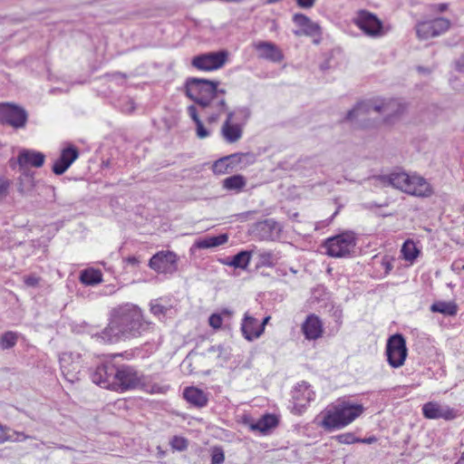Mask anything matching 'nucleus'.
<instances>
[{"label":"nucleus","instance_id":"f257e3e1","mask_svg":"<svg viewBox=\"0 0 464 464\" xmlns=\"http://www.w3.org/2000/svg\"><path fill=\"white\" fill-rule=\"evenodd\" d=\"M150 328L151 324L144 320L137 305L125 304L113 310L108 326L96 336L103 343H116L121 338L140 336Z\"/></svg>","mask_w":464,"mask_h":464},{"label":"nucleus","instance_id":"f03ea898","mask_svg":"<svg viewBox=\"0 0 464 464\" xmlns=\"http://www.w3.org/2000/svg\"><path fill=\"white\" fill-rule=\"evenodd\" d=\"M405 110V106L396 99H374L358 102L351 111L347 112L346 120L356 121L362 128H369V124L361 122L372 111H375L383 116V121L390 122L400 117Z\"/></svg>","mask_w":464,"mask_h":464},{"label":"nucleus","instance_id":"7ed1b4c3","mask_svg":"<svg viewBox=\"0 0 464 464\" xmlns=\"http://www.w3.org/2000/svg\"><path fill=\"white\" fill-rule=\"evenodd\" d=\"M363 411L362 404L343 401L324 411L320 425L326 430H339L353 422Z\"/></svg>","mask_w":464,"mask_h":464},{"label":"nucleus","instance_id":"20e7f679","mask_svg":"<svg viewBox=\"0 0 464 464\" xmlns=\"http://www.w3.org/2000/svg\"><path fill=\"white\" fill-rule=\"evenodd\" d=\"M219 82L200 78H188L185 83L186 95L202 108H213L217 87Z\"/></svg>","mask_w":464,"mask_h":464},{"label":"nucleus","instance_id":"39448f33","mask_svg":"<svg viewBox=\"0 0 464 464\" xmlns=\"http://www.w3.org/2000/svg\"><path fill=\"white\" fill-rule=\"evenodd\" d=\"M356 237L353 232L347 231L328 238L324 243L326 254L333 257H346L353 252Z\"/></svg>","mask_w":464,"mask_h":464},{"label":"nucleus","instance_id":"423d86ee","mask_svg":"<svg viewBox=\"0 0 464 464\" xmlns=\"http://www.w3.org/2000/svg\"><path fill=\"white\" fill-rule=\"evenodd\" d=\"M143 385L142 379L132 367L126 365L116 367L111 390L123 392Z\"/></svg>","mask_w":464,"mask_h":464},{"label":"nucleus","instance_id":"0eeeda50","mask_svg":"<svg viewBox=\"0 0 464 464\" xmlns=\"http://www.w3.org/2000/svg\"><path fill=\"white\" fill-rule=\"evenodd\" d=\"M408 353L404 337L396 334L392 335L386 345V355L389 364L392 368H399L404 364Z\"/></svg>","mask_w":464,"mask_h":464},{"label":"nucleus","instance_id":"6e6552de","mask_svg":"<svg viewBox=\"0 0 464 464\" xmlns=\"http://www.w3.org/2000/svg\"><path fill=\"white\" fill-rule=\"evenodd\" d=\"M82 354L77 352H64L60 354L59 362L63 375L71 383L80 380Z\"/></svg>","mask_w":464,"mask_h":464},{"label":"nucleus","instance_id":"1a4fd4ad","mask_svg":"<svg viewBox=\"0 0 464 464\" xmlns=\"http://www.w3.org/2000/svg\"><path fill=\"white\" fill-rule=\"evenodd\" d=\"M355 24L365 34L373 38L381 37L388 32L381 20L367 11L359 12L355 18Z\"/></svg>","mask_w":464,"mask_h":464},{"label":"nucleus","instance_id":"9d476101","mask_svg":"<svg viewBox=\"0 0 464 464\" xmlns=\"http://www.w3.org/2000/svg\"><path fill=\"white\" fill-rule=\"evenodd\" d=\"M450 21L445 17L420 22L416 24V34L419 39L427 40L446 33L450 29Z\"/></svg>","mask_w":464,"mask_h":464},{"label":"nucleus","instance_id":"9b49d317","mask_svg":"<svg viewBox=\"0 0 464 464\" xmlns=\"http://www.w3.org/2000/svg\"><path fill=\"white\" fill-rule=\"evenodd\" d=\"M27 113L23 108L11 103L0 104V122L19 129L24 127Z\"/></svg>","mask_w":464,"mask_h":464},{"label":"nucleus","instance_id":"f8f14e48","mask_svg":"<svg viewBox=\"0 0 464 464\" xmlns=\"http://www.w3.org/2000/svg\"><path fill=\"white\" fill-rule=\"evenodd\" d=\"M178 256L172 251H160L152 256L149 266L160 274L172 275L178 270Z\"/></svg>","mask_w":464,"mask_h":464},{"label":"nucleus","instance_id":"ddd939ff","mask_svg":"<svg viewBox=\"0 0 464 464\" xmlns=\"http://www.w3.org/2000/svg\"><path fill=\"white\" fill-rule=\"evenodd\" d=\"M227 52L208 53L195 56L191 64L200 71H214L221 68L227 62Z\"/></svg>","mask_w":464,"mask_h":464},{"label":"nucleus","instance_id":"4468645a","mask_svg":"<svg viewBox=\"0 0 464 464\" xmlns=\"http://www.w3.org/2000/svg\"><path fill=\"white\" fill-rule=\"evenodd\" d=\"M293 22L296 27V29L294 30V34L295 35L313 37V42L314 44H319L322 30L317 23L313 22L308 16L303 14H295L293 16Z\"/></svg>","mask_w":464,"mask_h":464},{"label":"nucleus","instance_id":"2eb2a0df","mask_svg":"<svg viewBox=\"0 0 464 464\" xmlns=\"http://www.w3.org/2000/svg\"><path fill=\"white\" fill-rule=\"evenodd\" d=\"M403 192L418 198H430L434 191L431 185L423 177L417 174H408Z\"/></svg>","mask_w":464,"mask_h":464},{"label":"nucleus","instance_id":"dca6fc26","mask_svg":"<svg viewBox=\"0 0 464 464\" xmlns=\"http://www.w3.org/2000/svg\"><path fill=\"white\" fill-rule=\"evenodd\" d=\"M403 192L418 198H430L434 191L431 185L423 177L417 174H408Z\"/></svg>","mask_w":464,"mask_h":464},{"label":"nucleus","instance_id":"f3484780","mask_svg":"<svg viewBox=\"0 0 464 464\" xmlns=\"http://www.w3.org/2000/svg\"><path fill=\"white\" fill-rule=\"evenodd\" d=\"M314 392L311 390L310 385L302 382L298 383L292 391V412L298 414L306 409L309 402L314 399Z\"/></svg>","mask_w":464,"mask_h":464},{"label":"nucleus","instance_id":"a211bd4d","mask_svg":"<svg viewBox=\"0 0 464 464\" xmlns=\"http://www.w3.org/2000/svg\"><path fill=\"white\" fill-rule=\"evenodd\" d=\"M282 231V226L276 220L269 218L255 224L254 233L261 240L278 239Z\"/></svg>","mask_w":464,"mask_h":464},{"label":"nucleus","instance_id":"6ab92c4d","mask_svg":"<svg viewBox=\"0 0 464 464\" xmlns=\"http://www.w3.org/2000/svg\"><path fill=\"white\" fill-rule=\"evenodd\" d=\"M115 371L116 366L111 362L101 364L92 373V380L101 387L111 390Z\"/></svg>","mask_w":464,"mask_h":464},{"label":"nucleus","instance_id":"aec40b11","mask_svg":"<svg viewBox=\"0 0 464 464\" xmlns=\"http://www.w3.org/2000/svg\"><path fill=\"white\" fill-rule=\"evenodd\" d=\"M79 151L74 146H69L63 149L60 157L53 165V171L56 175L63 174L70 166L78 159Z\"/></svg>","mask_w":464,"mask_h":464},{"label":"nucleus","instance_id":"412c9836","mask_svg":"<svg viewBox=\"0 0 464 464\" xmlns=\"http://www.w3.org/2000/svg\"><path fill=\"white\" fill-rule=\"evenodd\" d=\"M234 115V111L227 112V119L224 121L220 130L223 139L227 143H235L238 141L243 135L242 125L233 122Z\"/></svg>","mask_w":464,"mask_h":464},{"label":"nucleus","instance_id":"4be33fe9","mask_svg":"<svg viewBox=\"0 0 464 464\" xmlns=\"http://www.w3.org/2000/svg\"><path fill=\"white\" fill-rule=\"evenodd\" d=\"M422 412L427 419H444L449 420L456 417L453 409L433 401L425 403L422 407Z\"/></svg>","mask_w":464,"mask_h":464},{"label":"nucleus","instance_id":"5701e85b","mask_svg":"<svg viewBox=\"0 0 464 464\" xmlns=\"http://www.w3.org/2000/svg\"><path fill=\"white\" fill-rule=\"evenodd\" d=\"M253 48L257 52L259 59L268 60L273 63L280 62L283 59V54L279 48L271 42H256L253 44Z\"/></svg>","mask_w":464,"mask_h":464},{"label":"nucleus","instance_id":"b1692460","mask_svg":"<svg viewBox=\"0 0 464 464\" xmlns=\"http://www.w3.org/2000/svg\"><path fill=\"white\" fill-rule=\"evenodd\" d=\"M240 329L244 338L249 342L258 339L263 334V327L259 326L257 319L248 313L245 314Z\"/></svg>","mask_w":464,"mask_h":464},{"label":"nucleus","instance_id":"393cba45","mask_svg":"<svg viewBox=\"0 0 464 464\" xmlns=\"http://www.w3.org/2000/svg\"><path fill=\"white\" fill-rule=\"evenodd\" d=\"M302 331L306 339L317 340L323 334V323L318 316L310 314L304 322Z\"/></svg>","mask_w":464,"mask_h":464},{"label":"nucleus","instance_id":"a878e982","mask_svg":"<svg viewBox=\"0 0 464 464\" xmlns=\"http://www.w3.org/2000/svg\"><path fill=\"white\" fill-rule=\"evenodd\" d=\"M44 159L45 156L42 152L30 150H24L19 153L17 161L21 168H40L44 165Z\"/></svg>","mask_w":464,"mask_h":464},{"label":"nucleus","instance_id":"bb28decb","mask_svg":"<svg viewBox=\"0 0 464 464\" xmlns=\"http://www.w3.org/2000/svg\"><path fill=\"white\" fill-rule=\"evenodd\" d=\"M252 431H258L261 434H267L278 424L277 418L273 414H265L256 421L245 420Z\"/></svg>","mask_w":464,"mask_h":464},{"label":"nucleus","instance_id":"cd10ccee","mask_svg":"<svg viewBox=\"0 0 464 464\" xmlns=\"http://www.w3.org/2000/svg\"><path fill=\"white\" fill-rule=\"evenodd\" d=\"M380 181L386 186H391L403 192L405 180H408V173L404 171L392 172L379 177Z\"/></svg>","mask_w":464,"mask_h":464},{"label":"nucleus","instance_id":"c85d7f7f","mask_svg":"<svg viewBox=\"0 0 464 464\" xmlns=\"http://www.w3.org/2000/svg\"><path fill=\"white\" fill-rule=\"evenodd\" d=\"M184 398L191 404L197 407H203L208 402V397L205 392L196 387H188L183 392Z\"/></svg>","mask_w":464,"mask_h":464},{"label":"nucleus","instance_id":"c756f323","mask_svg":"<svg viewBox=\"0 0 464 464\" xmlns=\"http://www.w3.org/2000/svg\"><path fill=\"white\" fill-rule=\"evenodd\" d=\"M228 240L227 234H221L217 237H208L197 240L194 243V246L198 249H206L211 247H217L226 244Z\"/></svg>","mask_w":464,"mask_h":464},{"label":"nucleus","instance_id":"7c9ffc66","mask_svg":"<svg viewBox=\"0 0 464 464\" xmlns=\"http://www.w3.org/2000/svg\"><path fill=\"white\" fill-rule=\"evenodd\" d=\"M80 281L85 285H95L102 282L101 270L87 268L81 272Z\"/></svg>","mask_w":464,"mask_h":464},{"label":"nucleus","instance_id":"2f4dec72","mask_svg":"<svg viewBox=\"0 0 464 464\" xmlns=\"http://www.w3.org/2000/svg\"><path fill=\"white\" fill-rule=\"evenodd\" d=\"M430 311L452 316L458 313V305L454 302L439 301L431 304Z\"/></svg>","mask_w":464,"mask_h":464},{"label":"nucleus","instance_id":"473e14b6","mask_svg":"<svg viewBox=\"0 0 464 464\" xmlns=\"http://www.w3.org/2000/svg\"><path fill=\"white\" fill-rule=\"evenodd\" d=\"M246 184V179L242 175H234L223 180L224 188L236 192L241 191Z\"/></svg>","mask_w":464,"mask_h":464},{"label":"nucleus","instance_id":"72a5a7b5","mask_svg":"<svg viewBox=\"0 0 464 464\" xmlns=\"http://www.w3.org/2000/svg\"><path fill=\"white\" fill-rule=\"evenodd\" d=\"M251 255L252 251H241L234 256L227 265L236 268L246 269L249 265Z\"/></svg>","mask_w":464,"mask_h":464},{"label":"nucleus","instance_id":"f704fd0d","mask_svg":"<svg viewBox=\"0 0 464 464\" xmlns=\"http://www.w3.org/2000/svg\"><path fill=\"white\" fill-rule=\"evenodd\" d=\"M34 188V179L33 176L29 174H24L20 177L18 182V192L23 195H28Z\"/></svg>","mask_w":464,"mask_h":464},{"label":"nucleus","instance_id":"c9c22d12","mask_svg":"<svg viewBox=\"0 0 464 464\" xmlns=\"http://www.w3.org/2000/svg\"><path fill=\"white\" fill-rule=\"evenodd\" d=\"M403 257L407 261H413L417 258L420 251L412 240H406L401 247Z\"/></svg>","mask_w":464,"mask_h":464},{"label":"nucleus","instance_id":"e433bc0d","mask_svg":"<svg viewBox=\"0 0 464 464\" xmlns=\"http://www.w3.org/2000/svg\"><path fill=\"white\" fill-rule=\"evenodd\" d=\"M18 340V334L15 332L8 331L0 336V347L3 350L13 348Z\"/></svg>","mask_w":464,"mask_h":464},{"label":"nucleus","instance_id":"4c0bfd02","mask_svg":"<svg viewBox=\"0 0 464 464\" xmlns=\"http://www.w3.org/2000/svg\"><path fill=\"white\" fill-rule=\"evenodd\" d=\"M233 158L234 155H230L221 158L215 161L213 165V171L216 174H225L228 172V170L232 169L230 161L232 160Z\"/></svg>","mask_w":464,"mask_h":464},{"label":"nucleus","instance_id":"58836bf2","mask_svg":"<svg viewBox=\"0 0 464 464\" xmlns=\"http://www.w3.org/2000/svg\"><path fill=\"white\" fill-rule=\"evenodd\" d=\"M225 94H226V90L218 89L217 87V95H215L213 108H217L220 112H224L227 109V102H226V100L224 97Z\"/></svg>","mask_w":464,"mask_h":464},{"label":"nucleus","instance_id":"ea45409f","mask_svg":"<svg viewBox=\"0 0 464 464\" xmlns=\"http://www.w3.org/2000/svg\"><path fill=\"white\" fill-rule=\"evenodd\" d=\"M258 262L263 266H272L274 265L273 254L267 251L258 253Z\"/></svg>","mask_w":464,"mask_h":464},{"label":"nucleus","instance_id":"a19ab883","mask_svg":"<svg viewBox=\"0 0 464 464\" xmlns=\"http://www.w3.org/2000/svg\"><path fill=\"white\" fill-rule=\"evenodd\" d=\"M11 182L5 178H0V202L4 201L9 195Z\"/></svg>","mask_w":464,"mask_h":464},{"label":"nucleus","instance_id":"79ce46f5","mask_svg":"<svg viewBox=\"0 0 464 464\" xmlns=\"http://www.w3.org/2000/svg\"><path fill=\"white\" fill-rule=\"evenodd\" d=\"M170 445L174 450L182 451L188 447V440L183 437L174 436L170 440Z\"/></svg>","mask_w":464,"mask_h":464},{"label":"nucleus","instance_id":"37998d69","mask_svg":"<svg viewBox=\"0 0 464 464\" xmlns=\"http://www.w3.org/2000/svg\"><path fill=\"white\" fill-rule=\"evenodd\" d=\"M225 460L224 451L221 448L215 447L211 452V464H222Z\"/></svg>","mask_w":464,"mask_h":464},{"label":"nucleus","instance_id":"c03bdc74","mask_svg":"<svg viewBox=\"0 0 464 464\" xmlns=\"http://www.w3.org/2000/svg\"><path fill=\"white\" fill-rule=\"evenodd\" d=\"M335 439L342 444H353L360 441V439H357L353 433L340 434L337 435Z\"/></svg>","mask_w":464,"mask_h":464},{"label":"nucleus","instance_id":"a18cd8bd","mask_svg":"<svg viewBox=\"0 0 464 464\" xmlns=\"http://www.w3.org/2000/svg\"><path fill=\"white\" fill-rule=\"evenodd\" d=\"M169 308L161 305L159 303H151L150 304V312L156 316H164L168 312Z\"/></svg>","mask_w":464,"mask_h":464},{"label":"nucleus","instance_id":"49530a36","mask_svg":"<svg viewBox=\"0 0 464 464\" xmlns=\"http://www.w3.org/2000/svg\"><path fill=\"white\" fill-rule=\"evenodd\" d=\"M208 323L214 329H219L222 325V317L218 314H213L209 316Z\"/></svg>","mask_w":464,"mask_h":464},{"label":"nucleus","instance_id":"de8ad7c7","mask_svg":"<svg viewBox=\"0 0 464 464\" xmlns=\"http://www.w3.org/2000/svg\"><path fill=\"white\" fill-rule=\"evenodd\" d=\"M196 133L199 139H205L209 136V131L204 127L201 121L196 123Z\"/></svg>","mask_w":464,"mask_h":464},{"label":"nucleus","instance_id":"09e8293b","mask_svg":"<svg viewBox=\"0 0 464 464\" xmlns=\"http://www.w3.org/2000/svg\"><path fill=\"white\" fill-rule=\"evenodd\" d=\"M40 277L31 275L24 277V282L27 286L35 287L40 283Z\"/></svg>","mask_w":464,"mask_h":464},{"label":"nucleus","instance_id":"8fccbe9b","mask_svg":"<svg viewBox=\"0 0 464 464\" xmlns=\"http://www.w3.org/2000/svg\"><path fill=\"white\" fill-rule=\"evenodd\" d=\"M315 1L316 0H295L297 6L302 9H311L314 5Z\"/></svg>","mask_w":464,"mask_h":464},{"label":"nucleus","instance_id":"3c124183","mask_svg":"<svg viewBox=\"0 0 464 464\" xmlns=\"http://www.w3.org/2000/svg\"><path fill=\"white\" fill-rule=\"evenodd\" d=\"M448 4L441 3V4H434L430 5V11L434 13H443L448 9Z\"/></svg>","mask_w":464,"mask_h":464},{"label":"nucleus","instance_id":"603ef678","mask_svg":"<svg viewBox=\"0 0 464 464\" xmlns=\"http://www.w3.org/2000/svg\"><path fill=\"white\" fill-rule=\"evenodd\" d=\"M8 430L9 429L7 427L3 426L0 423V443H3L5 441L11 440V437L7 434Z\"/></svg>","mask_w":464,"mask_h":464},{"label":"nucleus","instance_id":"864d4df0","mask_svg":"<svg viewBox=\"0 0 464 464\" xmlns=\"http://www.w3.org/2000/svg\"><path fill=\"white\" fill-rule=\"evenodd\" d=\"M188 112L189 114V116L191 117V119L194 121L195 123L200 121L201 120L199 119L198 115V111H197V108L195 105H190L188 107Z\"/></svg>","mask_w":464,"mask_h":464},{"label":"nucleus","instance_id":"5fc2aeb1","mask_svg":"<svg viewBox=\"0 0 464 464\" xmlns=\"http://www.w3.org/2000/svg\"><path fill=\"white\" fill-rule=\"evenodd\" d=\"M456 69L459 72H464V53L457 60Z\"/></svg>","mask_w":464,"mask_h":464},{"label":"nucleus","instance_id":"6e6d98bb","mask_svg":"<svg viewBox=\"0 0 464 464\" xmlns=\"http://www.w3.org/2000/svg\"><path fill=\"white\" fill-rule=\"evenodd\" d=\"M147 392H150V393H158V392H164V388L157 385V384H154L151 386V388L149 390L147 388H145V384L142 386Z\"/></svg>","mask_w":464,"mask_h":464},{"label":"nucleus","instance_id":"4d7b16f0","mask_svg":"<svg viewBox=\"0 0 464 464\" xmlns=\"http://www.w3.org/2000/svg\"><path fill=\"white\" fill-rule=\"evenodd\" d=\"M215 109L218 111V112L217 113H213V114L208 116V121L209 123H214V122L218 121V119H219V115H220L221 112L217 108H215Z\"/></svg>","mask_w":464,"mask_h":464},{"label":"nucleus","instance_id":"13d9d810","mask_svg":"<svg viewBox=\"0 0 464 464\" xmlns=\"http://www.w3.org/2000/svg\"><path fill=\"white\" fill-rule=\"evenodd\" d=\"M125 261L131 266H138L140 260L136 256H128Z\"/></svg>","mask_w":464,"mask_h":464},{"label":"nucleus","instance_id":"bf43d9fd","mask_svg":"<svg viewBox=\"0 0 464 464\" xmlns=\"http://www.w3.org/2000/svg\"><path fill=\"white\" fill-rule=\"evenodd\" d=\"M334 316L335 318L336 323L340 325L341 324V319L343 316L342 310L336 309L334 313Z\"/></svg>","mask_w":464,"mask_h":464},{"label":"nucleus","instance_id":"052dcab7","mask_svg":"<svg viewBox=\"0 0 464 464\" xmlns=\"http://www.w3.org/2000/svg\"><path fill=\"white\" fill-rule=\"evenodd\" d=\"M239 111L244 114L245 119L247 120L250 116V111L246 108L240 109Z\"/></svg>","mask_w":464,"mask_h":464},{"label":"nucleus","instance_id":"680f3d73","mask_svg":"<svg viewBox=\"0 0 464 464\" xmlns=\"http://www.w3.org/2000/svg\"><path fill=\"white\" fill-rule=\"evenodd\" d=\"M269 320L270 316H266L263 319L262 323H259V326L263 327V332L265 331L266 324L268 323Z\"/></svg>","mask_w":464,"mask_h":464},{"label":"nucleus","instance_id":"e2e57ef3","mask_svg":"<svg viewBox=\"0 0 464 464\" xmlns=\"http://www.w3.org/2000/svg\"><path fill=\"white\" fill-rule=\"evenodd\" d=\"M375 440H376V439L374 437H372V438H369V439L360 440L359 442L372 443V442H373Z\"/></svg>","mask_w":464,"mask_h":464},{"label":"nucleus","instance_id":"0e129e2a","mask_svg":"<svg viewBox=\"0 0 464 464\" xmlns=\"http://www.w3.org/2000/svg\"><path fill=\"white\" fill-rule=\"evenodd\" d=\"M27 438V436H25L24 434L23 433H19L18 434V437L16 438L17 440H24Z\"/></svg>","mask_w":464,"mask_h":464},{"label":"nucleus","instance_id":"69168bd1","mask_svg":"<svg viewBox=\"0 0 464 464\" xmlns=\"http://www.w3.org/2000/svg\"><path fill=\"white\" fill-rule=\"evenodd\" d=\"M455 464H464V454L459 459Z\"/></svg>","mask_w":464,"mask_h":464},{"label":"nucleus","instance_id":"338daca9","mask_svg":"<svg viewBox=\"0 0 464 464\" xmlns=\"http://www.w3.org/2000/svg\"><path fill=\"white\" fill-rule=\"evenodd\" d=\"M113 76H116V77L121 76V77H123V78H124V75H123V74H121V72H115V73L113 74Z\"/></svg>","mask_w":464,"mask_h":464},{"label":"nucleus","instance_id":"774afa93","mask_svg":"<svg viewBox=\"0 0 464 464\" xmlns=\"http://www.w3.org/2000/svg\"><path fill=\"white\" fill-rule=\"evenodd\" d=\"M276 0H268V3H274Z\"/></svg>","mask_w":464,"mask_h":464}]
</instances>
